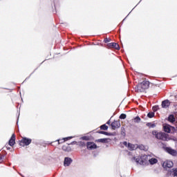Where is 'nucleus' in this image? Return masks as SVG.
<instances>
[{
  "mask_svg": "<svg viewBox=\"0 0 177 177\" xmlns=\"http://www.w3.org/2000/svg\"><path fill=\"white\" fill-rule=\"evenodd\" d=\"M150 156L142 155L141 156H134L131 158L132 162H136V164L140 165H146L149 161Z\"/></svg>",
  "mask_w": 177,
  "mask_h": 177,
  "instance_id": "1",
  "label": "nucleus"
},
{
  "mask_svg": "<svg viewBox=\"0 0 177 177\" xmlns=\"http://www.w3.org/2000/svg\"><path fill=\"white\" fill-rule=\"evenodd\" d=\"M152 135H153V136H155V138L159 140H163L164 142L168 141V135L164 132L153 131H152Z\"/></svg>",
  "mask_w": 177,
  "mask_h": 177,
  "instance_id": "2",
  "label": "nucleus"
},
{
  "mask_svg": "<svg viewBox=\"0 0 177 177\" xmlns=\"http://www.w3.org/2000/svg\"><path fill=\"white\" fill-rule=\"evenodd\" d=\"M150 86V82L144 80L142 82L137 85V92H145V89H148Z\"/></svg>",
  "mask_w": 177,
  "mask_h": 177,
  "instance_id": "3",
  "label": "nucleus"
},
{
  "mask_svg": "<svg viewBox=\"0 0 177 177\" xmlns=\"http://www.w3.org/2000/svg\"><path fill=\"white\" fill-rule=\"evenodd\" d=\"M31 142H32L31 138L24 137L21 140H19V146H22L23 147H24V146H29V145H31Z\"/></svg>",
  "mask_w": 177,
  "mask_h": 177,
  "instance_id": "4",
  "label": "nucleus"
},
{
  "mask_svg": "<svg viewBox=\"0 0 177 177\" xmlns=\"http://www.w3.org/2000/svg\"><path fill=\"white\" fill-rule=\"evenodd\" d=\"M163 129L165 132H167V133H174L176 131L175 127L170 126L169 124L165 125Z\"/></svg>",
  "mask_w": 177,
  "mask_h": 177,
  "instance_id": "5",
  "label": "nucleus"
},
{
  "mask_svg": "<svg viewBox=\"0 0 177 177\" xmlns=\"http://www.w3.org/2000/svg\"><path fill=\"white\" fill-rule=\"evenodd\" d=\"M162 167L165 169L167 168H172L174 167V162L171 160H166L163 162Z\"/></svg>",
  "mask_w": 177,
  "mask_h": 177,
  "instance_id": "6",
  "label": "nucleus"
},
{
  "mask_svg": "<svg viewBox=\"0 0 177 177\" xmlns=\"http://www.w3.org/2000/svg\"><path fill=\"white\" fill-rule=\"evenodd\" d=\"M111 127L112 129L115 131V129H118L121 127V123L120 122V120H115L111 124Z\"/></svg>",
  "mask_w": 177,
  "mask_h": 177,
  "instance_id": "7",
  "label": "nucleus"
},
{
  "mask_svg": "<svg viewBox=\"0 0 177 177\" xmlns=\"http://www.w3.org/2000/svg\"><path fill=\"white\" fill-rule=\"evenodd\" d=\"M86 146L88 150H95V149H97V145L94 142H88Z\"/></svg>",
  "mask_w": 177,
  "mask_h": 177,
  "instance_id": "8",
  "label": "nucleus"
},
{
  "mask_svg": "<svg viewBox=\"0 0 177 177\" xmlns=\"http://www.w3.org/2000/svg\"><path fill=\"white\" fill-rule=\"evenodd\" d=\"M71 162H73V159H71V158L69 157H66L64 158V167H70Z\"/></svg>",
  "mask_w": 177,
  "mask_h": 177,
  "instance_id": "9",
  "label": "nucleus"
},
{
  "mask_svg": "<svg viewBox=\"0 0 177 177\" xmlns=\"http://www.w3.org/2000/svg\"><path fill=\"white\" fill-rule=\"evenodd\" d=\"M165 150L167 153L171 154V156H176L177 151L175 149H172L171 147H166Z\"/></svg>",
  "mask_w": 177,
  "mask_h": 177,
  "instance_id": "10",
  "label": "nucleus"
},
{
  "mask_svg": "<svg viewBox=\"0 0 177 177\" xmlns=\"http://www.w3.org/2000/svg\"><path fill=\"white\" fill-rule=\"evenodd\" d=\"M15 143H16V136H15V134H12L9 140L8 145L12 147L15 146Z\"/></svg>",
  "mask_w": 177,
  "mask_h": 177,
  "instance_id": "11",
  "label": "nucleus"
},
{
  "mask_svg": "<svg viewBox=\"0 0 177 177\" xmlns=\"http://www.w3.org/2000/svg\"><path fill=\"white\" fill-rule=\"evenodd\" d=\"M108 48H113L114 49L120 50V46L117 43H109L107 44Z\"/></svg>",
  "mask_w": 177,
  "mask_h": 177,
  "instance_id": "12",
  "label": "nucleus"
},
{
  "mask_svg": "<svg viewBox=\"0 0 177 177\" xmlns=\"http://www.w3.org/2000/svg\"><path fill=\"white\" fill-rule=\"evenodd\" d=\"M169 104H170L169 100H165L162 102V109H168V107H169Z\"/></svg>",
  "mask_w": 177,
  "mask_h": 177,
  "instance_id": "13",
  "label": "nucleus"
},
{
  "mask_svg": "<svg viewBox=\"0 0 177 177\" xmlns=\"http://www.w3.org/2000/svg\"><path fill=\"white\" fill-rule=\"evenodd\" d=\"M148 161L151 164V165H154V164H157V162H158V160L155 158H149Z\"/></svg>",
  "mask_w": 177,
  "mask_h": 177,
  "instance_id": "14",
  "label": "nucleus"
},
{
  "mask_svg": "<svg viewBox=\"0 0 177 177\" xmlns=\"http://www.w3.org/2000/svg\"><path fill=\"white\" fill-rule=\"evenodd\" d=\"M128 149H129V150H136V149H138V145H133V144L129 143Z\"/></svg>",
  "mask_w": 177,
  "mask_h": 177,
  "instance_id": "15",
  "label": "nucleus"
},
{
  "mask_svg": "<svg viewBox=\"0 0 177 177\" xmlns=\"http://www.w3.org/2000/svg\"><path fill=\"white\" fill-rule=\"evenodd\" d=\"M168 121H169V122H175V116H174V115H169Z\"/></svg>",
  "mask_w": 177,
  "mask_h": 177,
  "instance_id": "16",
  "label": "nucleus"
},
{
  "mask_svg": "<svg viewBox=\"0 0 177 177\" xmlns=\"http://www.w3.org/2000/svg\"><path fill=\"white\" fill-rule=\"evenodd\" d=\"M98 133H100L101 135H106V136H111V133H108L103 131H98Z\"/></svg>",
  "mask_w": 177,
  "mask_h": 177,
  "instance_id": "17",
  "label": "nucleus"
},
{
  "mask_svg": "<svg viewBox=\"0 0 177 177\" xmlns=\"http://www.w3.org/2000/svg\"><path fill=\"white\" fill-rule=\"evenodd\" d=\"M100 129H102V131H107V129H109V127L106 124H102L100 127Z\"/></svg>",
  "mask_w": 177,
  "mask_h": 177,
  "instance_id": "18",
  "label": "nucleus"
},
{
  "mask_svg": "<svg viewBox=\"0 0 177 177\" xmlns=\"http://www.w3.org/2000/svg\"><path fill=\"white\" fill-rule=\"evenodd\" d=\"M62 150H64V151H70L71 148H70V147H67L66 145H64L62 147Z\"/></svg>",
  "mask_w": 177,
  "mask_h": 177,
  "instance_id": "19",
  "label": "nucleus"
},
{
  "mask_svg": "<svg viewBox=\"0 0 177 177\" xmlns=\"http://www.w3.org/2000/svg\"><path fill=\"white\" fill-rule=\"evenodd\" d=\"M97 142H99L100 143H106V142H107V139L100 138L97 140Z\"/></svg>",
  "mask_w": 177,
  "mask_h": 177,
  "instance_id": "20",
  "label": "nucleus"
},
{
  "mask_svg": "<svg viewBox=\"0 0 177 177\" xmlns=\"http://www.w3.org/2000/svg\"><path fill=\"white\" fill-rule=\"evenodd\" d=\"M119 118H120V120H125V118H127V115H126L125 113H122V114L120 115Z\"/></svg>",
  "mask_w": 177,
  "mask_h": 177,
  "instance_id": "21",
  "label": "nucleus"
},
{
  "mask_svg": "<svg viewBox=\"0 0 177 177\" xmlns=\"http://www.w3.org/2000/svg\"><path fill=\"white\" fill-rule=\"evenodd\" d=\"M147 117L149 118H153V117H154V112H149L148 114H147Z\"/></svg>",
  "mask_w": 177,
  "mask_h": 177,
  "instance_id": "22",
  "label": "nucleus"
},
{
  "mask_svg": "<svg viewBox=\"0 0 177 177\" xmlns=\"http://www.w3.org/2000/svg\"><path fill=\"white\" fill-rule=\"evenodd\" d=\"M138 149H140V150H146V147L143 145H138Z\"/></svg>",
  "mask_w": 177,
  "mask_h": 177,
  "instance_id": "23",
  "label": "nucleus"
},
{
  "mask_svg": "<svg viewBox=\"0 0 177 177\" xmlns=\"http://www.w3.org/2000/svg\"><path fill=\"white\" fill-rule=\"evenodd\" d=\"M140 118L139 116H136L135 118H134V122H140Z\"/></svg>",
  "mask_w": 177,
  "mask_h": 177,
  "instance_id": "24",
  "label": "nucleus"
},
{
  "mask_svg": "<svg viewBox=\"0 0 177 177\" xmlns=\"http://www.w3.org/2000/svg\"><path fill=\"white\" fill-rule=\"evenodd\" d=\"M57 142H58V145H60L62 143H64V138H62V139H59L57 140Z\"/></svg>",
  "mask_w": 177,
  "mask_h": 177,
  "instance_id": "25",
  "label": "nucleus"
},
{
  "mask_svg": "<svg viewBox=\"0 0 177 177\" xmlns=\"http://www.w3.org/2000/svg\"><path fill=\"white\" fill-rule=\"evenodd\" d=\"M70 139H73V136H69V137L64 138V142H67V140H70Z\"/></svg>",
  "mask_w": 177,
  "mask_h": 177,
  "instance_id": "26",
  "label": "nucleus"
},
{
  "mask_svg": "<svg viewBox=\"0 0 177 177\" xmlns=\"http://www.w3.org/2000/svg\"><path fill=\"white\" fill-rule=\"evenodd\" d=\"M174 176H177V167L176 169H173Z\"/></svg>",
  "mask_w": 177,
  "mask_h": 177,
  "instance_id": "27",
  "label": "nucleus"
},
{
  "mask_svg": "<svg viewBox=\"0 0 177 177\" xmlns=\"http://www.w3.org/2000/svg\"><path fill=\"white\" fill-rule=\"evenodd\" d=\"M152 110H153V111H157V110H158V106H153Z\"/></svg>",
  "mask_w": 177,
  "mask_h": 177,
  "instance_id": "28",
  "label": "nucleus"
},
{
  "mask_svg": "<svg viewBox=\"0 0 177 177\" xmlns=\"http://www.w3.org/2000/svg\"><path fill=\"white\" fill-rule=\"evenodd\" d=\"M3 158H5V156H0V164H2V162H3Z\"/></svg>",
  "mask_w": 177,
  "mask_h": 177,
  "instance_id": "29",
  "label": "nucleus"
},
{
  "mask_svg": "<svg viewBox=\"0 0 177 177\" xmlns=\"http://www.w3.org/2000/svg\"><path fill=\"white\" fill-rule=\"evenodd\" d=\"M104 42H105V44H107V42H110V39H109V38L104 39Z\"/></svg>",
  "mask_w": 177,
  "mask_h": 177,
  "instance_id": "30",
  "label": "nucleus"
},
{
  "mask_svg": "<svg viewBox=\"0 0 177 177\" xmlns=\"http://www.w3.org/2000/svg\"><path fill=\"white\" fill-rule=\"evenodd\" d=\"M82 140H88V137L87 136H83L82 137Z\"/></svg>",
  "mask_w": 177,
  "mask_h": 177,
  "instance_id": "31",
  "label": "nucleus"
},
{
  "mask_svg": "<svg viewBox=\"0 0 177 177\" xmlns=\"http://www.w3.org/2000/svg\"><path fill=\"white\" fill-rule=\"evenodd\" d=\"M128 142H127V141H124V142H123V145H124V146H126V147H128Z\"/></svg>",
  "mask_w": 177,
  "mask_h": 177,
  "instance_id": "32",
  "label": "nucleus"
},
{
  "mask_svg": "<svg viewBox=\"0 0 177 177\" xmlns=\"http://www.w3.org/2000/svg\"><path fill=\"white\" fill-rule=\"evenodd\" d=\"M80 145L84 147V146H85V142H80Z\"/></svg>",
  "mask_w": 177,
  "mask_h": 177,
  "instance_id": "33",
  "label": "nucleus"
},
{
  "mask_svg": "<svg viewBox=\"0 0 177 177\" xmlns=\"http://www.w3.org/2000/svg\"><path fill=\"white\" fill-rule=\"evenodd\" d=\"M156 127V124L154 123H151V128Z\"/></svg>",
  "mask_w": 177,
  "mask_h": 177,
  "instance_id": "34",
  "label": "nucleus"
},
{
  "mask_svg": "<svg viewBox=\"0 0 177 177\" xmlns=\"http://www.w3.org/2000/svg\"><path fill=\"white\" fill-rule=\"evenodd\" d=\"M147 127H151V123H147Z\"/></svg>",
  "mask_w": 177,
  "mask_h": 177,
  "instance_id": "35",
  "label": "nucleus"
},
{
  "mask_svg": "<svg viewBox=\"0 0 177 177\" xmlns=\"http://www.w3.org/2000/svg\"><path fill=\"white\" fill-rule=\"evenodd\" d=\"M106 124H107L108 125H110V124H111L110 120H108V121L106 122Z\"/></svg>",
  "mask_w": 177,
  "mask_h": 177,
  "instance_id": "36",
  "label": "nucleus"
}]
</instances>
